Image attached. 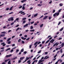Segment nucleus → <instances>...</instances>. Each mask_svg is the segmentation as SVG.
<instances>
[{
    "instance_id": "obj_1",
    "label": "nucleus",
    "mask_w": 64,
    "mask_h": 64,
    "mask_svg": "<svg viewBox=\"0 0 64 64\" xmlns=\"http://www.w3.org/2000/svg\"><path fill=\"white\" fill-rule=\"evenodd\" d=\"M14 20V18H13L11 17L10 18H9L8 20V21H13Z\"/></svg>"
},
{
    "instance_id": "obj_2",
    "label": "nucleus",
    "mask_w": 64,
    "mask_h": 64,
    "mask_svg": "<svg viewBox=\"0 0 64 64\" xmlns=\"http://www.w3.org/2000/svg\"><path fill=\"white\" fill-rule=\"evenodd\" d=\"M30 58V57H29V58H28V57H27L26 58V60L24 61L23 62V63H24V62H26L27 60H28V59H29V58Z\"/></svg>"
},
{
    "instance_id": "obj_3",
    "label": "nucleus",
    "mask_w": 64,
    "mask_h": 64,
    "mask_svg": "<svg viewBox=\"0 0 64 64\" xmlns=\"http://www.w3.org/2000/svg\"><path fill=\"white\" fill-rule=\"evenodd\" d=\"M12 56L11 54H10L9 55H7L6 56V57H7V58H8V57H11Z\"/></svg>"
},
{
    "instance_id": "obj_4",
    "label": "nucleus",
    "mask_w": 64,
    "mask_h": 64,
    "mask_svg": "<svg viewBox=\"0 0 64 64\" xmlns=\"http://www.w3.org/2000/svg\"><path fill=\"white\" fill-rule=\"evenodd\" d=\"M20 13L21 14H23V13H24V12H23V10L21 11L20 12H18V14H19Z\"/></svg>"
},
{
    "instance_id": "obj_5",
    "label": "nucleus",
    "mask_w": 64,
    "mask_h": 64,
    "mask_svg": "<svg viewBox=\"0 0 64 64\" xmlns=\"http://www.w3.org/2000/svg\"><path fill=\"white\" fill-rule=\"evenodd\" d=\"M1 45H3V46H5L6 45V44H5L4 42H2L1 44Z\"/></svg>"
},
{
    "instance_id": "obj_6",
    "label": "nucleus",
    "mask_w": 64,
    "mask_h": 64,
    "mask_svg": "<svg viewBox=\"0 0 64 64\" xmlns=\"http://www.w3.org/2000/svg\"><path fill=\"white\" fill-rule=\"evenodd\" d=\"M48 18V16H44V18H43V20H45V19H46L47 18Z\"/></svg>"
},
{
    "instance_id": "obj_7",
    "label": "nucleus",
    "mask_w": 64,
    "mask_h": 64,
    "mask_svg": "<svg viewBox=\"0 0 64 64\" xmlns=\"http://www.w3.org/2000/svg\"><path fill=\"white\" fill-rule=\"evenodd\" d=\"M0 36L1 37H4V36H5V34H1L0 35Z\"/></svg>"
},
{
    "instance_id": "obj_8",
    "label": "nucleus",
    "mask_w": 64,
    "mask_h": 64,
    "mask_svg": "<svg viewBox=\"0 0 64 64\" xmlns=\"http://www.w3.org/2000/svg\"><path fill=\"white\" fill-rule=\"evenodd\" d=\"M28 24H26L24 26V28H25L26 27V26H28Z\"/></svg>"
},
{
    "instance_id": "obj_9",
    "label": "nucleus",
    "mask_w": 64,
    "mask_h": 64,
    "mask_svg": "<svg viewBox=\"0 0 64 64\" xmlns=\"http://www.w3.org/2000/svg\"><path fill=\"white\" fill-rule=\"evenodd\" d=\"M38 64H40V63H41V62H42V60H40L38 61Z\"/></svg>"
},
{
    "instance_id": "obj_10",
    "label": "nucleus",
    "mask_w": 64,
    "mask_h": 64,
    "mask_svg": "<svg viewBox=\"0 0 64 64\" xmlns=\"http://www.w3.org/2000/svg\"><path fill=\"white\" fill-rule=\"evenodd\" d=\"M24 58H25V57H22V58H20V60H23V59H24Z\"/></svg>"
},
{
    "instance_id": "obj_11",
    "label": "nucleus",
    "mask_w": 64,
    "mask_h": 64,
    "mask_svg": "<svg viewBox=\"0 0 64 64\" xmlns=\"http://www.w3.org/2000/svg\"><path fill=\"white\" fill-rule=\"evenodd\" d=\"M26 1H27V0H22L21 1V2H22V3H24V2H25Z\"/></svg>"
},
{
    "instance_id": "obj_12",
    "label": "nucleus",
    "mask_w": 64,
    "mask_h": 64,
    "mask_svg": "<svg viewBox=\"0 0 64 64\" xmlns=\"http://www.w3.org/2000/svg\"><path fill=\"white\" fill-rule=\"evenodd\" d=\"M21 38L22 40H25V39H26V38H24V37H21Z\"/></svg>"
},
{
    "instance_id": "obj_13",
    "label": "nucleus",
    "mask_w": 64,
    "mask_h": 64,
    "mask_svg": "<svg viewBox=\"0 0 64 64\" xmlns=\"http://www.w3.org/2000/svg\"><path fill=\"white\" fill-rule=\"evenodd\" d=\"M48 58H49V57L48 56H46L44 58V59H48Z\"/></svg>"
},
{
    "instance_id": "obj_14",
    "label": "nucleus",
    "mask_w": 64,
    "mask_h": 64,
    "mask_svg": "<svg viewBox=\"0 0 64 64\" xmlns=\"http://www.w3.org/2000/svg\"><path fill=\"white\" fill-rule=\"evenodd\" d=\"M52 41V42H51V43H53V42L55 41V40H54L53 39H52V40H51Z\"/></svg>"
},
{
    "instance_id": "obj_15",
    "label": "nucleus",
    "mask_w": 64,
    "mask_h": 64,
    "mask_svg": "<svg viewBox=\"0 0 64 64\" xmlns=\"http://www.w3.org/2000/svg\"><path fill=\"white\" fill-rule=\"evenodd\" d=\"M50 41V40H48L46 42V44H47L48 42H49Z\"/></svg>"
},
{
    "instance_id": "obj_16",
    "label": "nucleus",
    "mask_w": 64,
    "mask_h": 64,
    "mask_svg": "<svg viewBox=\"0 0 64 64\" xmlns=\"http://www.w3.org/2000/svg\"><path fill=\"white\" fill-rule=\"evenodd\" d=\"M13 6H12L9 9L10 10H12V8H13Z\"/></svg>"
},
{
    "instance_id": "obj_17",
    "label": "nucleus",
    "mask_w": 64,
    "mask_h": 64,
    "mask_svg": "<svg viewBox=\"0 0 64 64\" xmlns=\"http://www.w3.org/2000/svg\"><path fill=\"white\" fill-rule=\"evenodd\" d=\"M11 38H8L7 40V41H9L10 40H11Z\"/></svg>"
},
{
    "instance_id": "obj_18",
    "label": "nucleus",
    "mask_w": 64,
    "mask_h": 64,
    "mask_svg": "<svg viewBox=\"0 0 64 64\" xmlns=\"http://www.w3.org/2000/svg\"><path fill=\"white\" fill-rule=\"evenodd\" d=\"M56 16H58V15L60 14V13L59 12H58L57 13L56 12Z\"/></svg>"
},
{
    "instance_id": "obj_19",
    "label": "nucleus",
    "mask_w": 64,
    "mask_h": 64,
    "mask_svg": "<svg viewBox=\"0 0 64 64\" xmlns=\"http://www.w3.org/2000/svg\"><path fill=\"white\" fill-rule=\"evenodd\" d=\"M61 45H62V46H61V47H63V46H64V43H63Z\"/></svg>"
},
{
    "instance_id": "obj_20",
    "label": "nucleus",
    "mask_w": 64,
    "mask_h": 64,
    "mask_svg": "<svg viewBox=\"0 0 64 64\" xmlns=\"http://www.w3.org/2000/svg\"><path fill=\"white\" fill-rule=\"evenodd\" d=\"M10 49H11V48H9L6 49V51H8V50H10Z\"/></svg>"
},
{
    "instance_id": "obj_21",
    "label": "nucleus",
    "mask_w": 64,
    "mask_h": 64,
    "mask_svg": "<svg viewBox=\"0 0 64 64\" xmlns=\"http://www.w3.org/2000/svg\"><path fill=\"white\" fill-rule=\"evenodd\" d=\"M21 62V60H19L18 62V63H20Z\"/></svg>"
},
{
    "instance_id": "obj_22",
    "label": "nucleus",
    "mask_w": 64,
    "mask_h": 64,
    "mask_svg": "<svg viewBox=\"0 0 64 64\" xmlns=\"http://www.w3.org/2000/svg\"><path fill=\"white\" fill-rule=\"evenodd\" d=\"M43 26V24H42L41 25H40V28H41Z\"/></svg>"
},
{
    "instance_id": "obj_23",
    "label": "nucleus",
    "mask_w": 64,
    "mask_h": 64,
    "mask_svg": "<svg viewBox=\"0 0 64 64\" xmlns=\"http://www.w3.org/2000/svg\"><path fill=\"white\" fill-rule=\"evenodd\" d=\"M37 15H38V14H36L34 15V17H36V16H37Z\"/></svg>"
},
{
    "instance_id": "obj_24",
    "label": "nucleus",
    "mask_w": 64,
    "mask_h": 64,
    "mask_svg": "<svg viewBox=\"0 0 64 64\" xmlns=\"http://www.w3.org/2000/svg\"><path fill=\"white\" fill-rule=\"evenodd\" d=\"M9 60L8 59V60H5L4 61V62H7L8 61H9Z\"/></svg>"
},
{
    "instance_id": "obj_25",
    "label": "nucleus",
    "mask_w": 64,
    "mask_h": 64,
    "mask_svg": "<svg viewBox=\"0 0 64 64\" xmlns=\"http://www.w3.org/2000/svg\"><path fill=\"white\" fill-rule=\"evenodd\" d=\"M8 64H11V60H9L8 61Z\"/></svg>"
},
{
    "instance_id": "obj_26",
    "label": "nucleus",
    "mask_w": 64,
    "mask_h": 64,
    "mask_svg": "<svg viewBox=\"0 0 64 64\" xmlns=\"http://www.w3.org/2000/svg\"><path fill=\"white\" fill-rule=\"evenodd\" d=\"M63 30V28H61L60 30V31H62V30Z\"/></svg>"
},
{
    "instance_id": "obj_27",
    "label": "nucleus",
    "mask_w": 64,
    "mask_h": 64,
    "mask_svg": "<svg viewBox=\"0 0 64 64\" xmlns=\"http://www.w3.org/2000/svg\"><path fill=\"white\" fill-rule=\"evenodd\" d=\"M60 6H63V4L60 3L59 4Z\"/></svg>"
},
{
    "instance_id": "obj_28",
    "label": "nucleus",
    "mask_w": 64,
    "mask_h": 64,
    "mask_svg": "<svg viewBox=\"0 0 64 64\" xmlns=\"http://www.w3.org/2000/svg\"><path fill=\"white\" fill-rule=\"evenodd\" d=\"M24 52V48H22L21 50V52Z\"/></svg>"
},
{
    "instance_id": "obj_29",
    "label": "nucleus",
    "mask_w": 64,
    "mask_h": 64,
    "mask_svg": "<svg viewBox=\"0 0 64 64\" xmlns=\"http://www.w3.org/2000/svg\"><path fill=\"white\" fill-rule=\"evenodd\" d=\"M1 34H5L6 33V32H2L1 33Z\"/></svg>"
},
{
    "instance_id": "obj_30",
    "label": "nucleus",
    "mask_w": 64,
    "mask_h": 64,
    "mask_svg": "<svg viewBox=\"0 0 64 64\" xmlns=\"http://www.w3.org/2000/svg\"><path fill=\"white\" fill-rule=\"evenodd\" d=\"M30 29H33V26H32L30 28Z\"/></svg>"
},
{
    "instance_id": "obj_31",
    "label": "nucleus",
    "mask_w": 64,
    "mask_h": 64,
    "mask_svg": "<svg viewBox=\"0 0 64 64\" xmlns=\"http://www.w3.org/2000/svg\"><path fill=\"white\" fill-rule=\"evenodd\" d=\"M38 42H36L34 44V45H36V44H37V43H38Z\"/></svg>"
},
{
    "instance_id": "obj_32",
    "label": "nucleus",
    "mask_w": 64,
    "mask_h": 64,
    "mask_svg": "<svg viewBox=\"0 0 64 64\" xmlns=\"http://www.w3.org/2000/svg\"><path fill=\"white\" fill-rule=\"evenodd\" d=\"M56 12L53 15L54 17H55V16H56Z\"/></svg>"
},
{
    "instance_id": "obj_33",
    "label": "nucleus",
    "mask_w": 64,
    "mask_h": 64,
    "mask_svg": "<svg viewBox=\"0 0 64 64\" xmlns=\"http://www.w3.org/2000/svg\"><path fill=\"white\" fill-rule=\"evenodd\" d=\"M57 56V54H56L54 57V58H56V56Z\"/></svg>"
},
{
    "instance_id": "obj_34",
    "label": "nucleus",
    "mask_w": 64,
    "mask_h": 64,
    "mask_svg": "<svg viewBox=\"0 0 64 64\" xmlns=\"http://www.w3.org/2000/svg\"><path fill=\"white\" fill-rule=\"evenodd\" d=\"M19 50L18 49H17L16 50V52H17V53H18V52H19Z\"/></svg>"
},
{
    "instance_id": "obj_35",
    "label": "nucleus",
    "mask_w": 64,
    "mask_h": 64,
    "mask_svg": "<svg viewBox=\"0 0 64 64\" xmlns=\"http://www.w3.org/2000/svg\"><path fill=\"white\" fill-rule=\"evenodd\" d=\"M20 6L18 8H19V9L21 8L22 7V6H21V5H20Z\"/></svg>"
},
{
    "instance_id": "obj_36",
    "label": "nucleus",
    "mask_w": 64,
    "mask_h": 64,
    "mask_svg": "<svg viewBox=\"0 0 64 64\" xmlns=\"http://www.w3.org/2000/svg\"><path fill=\"white\" fill-rule=\"evenodd\" d=\"M59 42H58V44H57V42L55 44H56V46H57V45H58V44H59Z\"/></svg>"
},
{
    "instance_id": "obj_37",
    "label": "nucleus",
    "mask_w": 64,
    "mask_h": 64,
    "mask_svg": "<svg viewBox=\"0 0 64 64\" xmlns=\"http://www.w3.org/2000/svg\"><path fill=\"white\" fill-rule=\"evenodd\" d=\"M41 42H39L38 43L37 45H39V44H41Z\"/></svg>"
},
{
    "instance_id": "obj_38",
    "label": "nucleus",
    "mask_w": 64,
    "mask_h": 64,
    "mask_svg": "<svg viewBox=\"0 0 64 64\" xmlns=\"http://www.w3.org/2000/svg\"><path fill=\"white\" fill-rule=\"evenodd\" d=\"M30 31L31 32H32H32H34V31H35V30H30Z\"/></svg>"
},
{
    "instance_id": "obj_39",
    "label": "nucleus",
    "mask_w": 64,
    "mask_h": 64,
    "mask_svg": "<svg viewBox=\"0 0 64 64\" xmlns=\"http://www.w3.org/2000/svg\"><path fill=\"white\" fill-rule=\"evenodd\" d=\"M15 46V44H12V47H13V46Z\"/></svg>"
},
{
    "instance_id": "obj_40",
    "label": "nucleus",
    "mask_w": 64,
    "mask_h": 64,
    "mask_svg": "<svg viewBox=\"0 0 64 64\" xmlns=\"http://www.w3.org/2000/svg\"><path fill=\"white\" fill-rule=\"evenodd\" d=\"M22 9L23 10H25V7L24 6H23L22 7Z\"/></svg>"
},
{
    "instance_id": "obj_41",
    "label": "nucleus",
    "mask_w": 64,
    "mask_h": 64,
    "mask_svg": "<svg viewBox=\"0 0 64 64\" xmlns=\"http://www.w3.org/2000/svg\"><path fill=\"white\" fill-rule=\"evenodd\" d=\"M48 18H49V20H50L52 18V17L51 16H50V17H48Z\"/></svg>"
},
{
    "instance_id": "obj_42",
    "label": "nucleus",
    "mask_w": 64,
    "mask_h": 64,
    "mask_svg": "<svg viewBox=\"0 0 64 64\" xmlns=\"http://www.w3.org/2000/svg\"><path fill=\"white\" fill-rule=\"evenodd\" d=\"M22 44H24V43H25V42H24V41L23 40H22Z\"/></svg>"
},
{
    "instance_id": "obj_43",
    "label": "nucleus",
    "mask_w": 64,
    "mask_h": 64,
    "mask_svg": "<svg viewBox=\"0 0 64 64\" xmlns=\"http://www.w3.org/2000/svg\"><path fill=\"white\" fill-rule=\"evenodd\" d=\"M13 12H10V13H9L8 14L9 15H10L11 14H13Z\"/></svg>"
},
{
    "instance_id": "obj_44",
    "label": "nucleus",
    "mask_w": 64,
    "mask_h": 64,
    "mask_svg": "<svg viewBox=\"0 0 64 64\" xmlns=\"http://www.w3.org/2000/svg\"><path fill=\"white\" fill-rule=\"evenodd\" d=\"M8 44H11V41H9L8 42Z\"/></svg>"
},
{
    "instance_id": "obj_45",
    "label": "nucleus",
    "mask_w": 64,
    "mask_h": 64,
    "mask_svg": "<svg viewBox=\"0 0 64 64\" xmlns=\"http://www.w3.org/2000/svg\"><path fill=\"white\" fill-rule=\"evenodd\" d=\"M21 41V39H19V40H18V42H20Z\"/></svg>"
},
{
    "instance_id": "obj_46",
    "label": "nucleus",
    "mask_w": 64,
    "mask_h": 64,
    "mask_svg": "<svg viewBox=\"0 0 64 64\" xmlns=\"http://www.w3.org/2000/svg\"><path fill=\"white\" fill-rule=\"evenodd\" d=\"M26 22V20H24L23 21V23H24H24H25Z\"/></svg>"
},
{
    "instance_id": "obj_47",
    "label": "nucleus",
    "mask_w": 64,
    "mask_h": 64,
    "mask_svg": "<svg viewBox=\"0 0 64 64\" xmlns=\"http://www.w3.org/2000/svg\"><path fill=\"white\" fill-rule=\"evenodd\" d=\"M61 10H62V9H60V10H58V12H60L61 11Z\"/></svg>"
},
{
    "instance_id": "obj_48",
    "label": "nucleus",
    "mask_w": 64,
    "mask_h": 64,
    "mask_svg": "<svg viewBox=\"0 0 64 64\" xmlns=\"http://www.w3.org/2000/svg\"><path fill=\"white\" fill-rule=\"evenodd\" d=\"M55 12V10H53L52 13H54Z\"/></svg>"
},
{
    "instance_id": "obj_49",
    "label": "nucleus",
    "mask_w": 64,
    "mask_h": 64,
    "mask_svg": "<svg viewBox=\"0 0 64 64\" xmlns=\"http://www.w3.org/2000/svg\"><path fill=\"white\" fill-rule=\"evenodd\" d=\"M13 49L12 50L10 51V52H11V53H12V52H13Z\"/></svg>"
},
{
    "instance_id": "obj_50",
    "label": "nucleus",
    "mask_w": 64,
    "mask_h": 64,
    "mask_svg": "<svg viewBox=\"0 0 64 64\" xmlns=\"http://www.w3.org/2000/svg\"><path fill=\"white\" fill-rule=\"evenodd\" d=\"M14 22H12V23H11L10 24L11 25H13L14 24Z\"/></svg>"
},
{
    "instance_id": "obj_51",
    "label": "nucleus",
    "mask_w": 64,
    "mask_h": 64,
    "mask_svg": "<svg viewBox=\"0 0 64 64\" xmlns=\"http://www.w3.org/2000/svg\"><path fill=\"white\" fill-rule=\"evenodd\" d=\"M9 8H7L6 9V10L7 11H8L9 10Z\"/></svg>"
},
{
    "instance_id": "obj_52",
    "label": "nucleus",
    "mask_w": 64,
    "mask_h": 64,
    "mask_svg": "<svg viewBox=\"0 0 64 64\" xmlns=\"http://www.w3.org/2000/svg\"><path fill=\"white\" fill-rule=\"evenodd\" d=\"M38 6H40V7H41V6H42V4H39L38 5Z\"/></svg>"
},
{
    "instance_id": "obj_53",
    "label": "nucleus",
    "mask_w": 64,
    "mask_h": 64,
    "mask_svg": "<svg viewBox=\"0 0 64 64\" xmlns=\"http://www.w3.org/2000/svg\"><path fill=\"white\" fill-rule=\"evenodd\" d=\"M3 42V40H0V43H2V42Z\"/></svg>"
},
{
    "instance_id": "obj_54",
    "label": "nucleus",
    "mask_w": 64,
    "mask_h": 64,
    "mask_svg": "<svg viewBox=\"0 0 64 64\" xmlns=\"http://www.w3.org/2000/svg\"><path fill=\"white\" fill-rule=\"evenodd\" d=\"M60 53H62V49H61L60 50Z\"/></svg>"
},
{
    "instance_id": "obj_55",
    "label": "nucleus",
    "mask_w": 64,
    "mask_h": 64,
    "mask_svg": "<svg viewBox=\"0 0 64 64\" xmlns=\"http://www.w3.org/2000/svg\"><path fill=\"white\" fill-rule=\"evenodd\" d=\"M45 41H42V44H44V43H45Z\"/></svg>"
},
{
    "instance_id": "obj_56",
    "label": "nucleus",
    "mask_w": 64,
    "mask_h": 64,
    "mask_svg": "<svg viewBox=\"0 0 64 64\" xmlns=\"http://www.w3.org/2000/svg\"><path fill=\"white\" fill-rule=\"evenodd\" d=\"M27 52L26 51H25L24 52V54H26V53H27Z\"/></svg>"
},
{
    "instance_id": "obj_57",
    "label": "nucleus",
    "mask_w": 64,
    "mask_h": 64,
    "mask_svg": "<svg viewBox=\"0 0 64 64\" xmlns=\"http://www.w3.org/2000/svg\"><path fill=\"white\" fill-rule=\"evenodd\" d=\"M30 39V38H28L26 39V40H29V39Z\"/></svg>"
},
{
    "instance_id": "obj_58",
    "label": "nucleus",
    "mask_w": 64,
    "mask_h": 64,
    "mask_svg": "<svg viewBox=\"0 0 64 64\" xmlns=\"http://www.w3.org/2000/svg\"><path fill=\"white\" fill-rule=\"evenodd\" d=\"M30 48L31 49V47H32V45H30L29 46Z\"/></svg>"
},
{
    "instance_id": "obj_59",
    "label": "nucleus",
    "mask_w": 64,
    "mask_h": 64,
    "mask_svg": "<svg viewBox=\"0 0 64 64\" xmlns=\"http://www.w3.org/2000/svg\"><path fill=\"white\" fill-rule=\"evenodd\" d=\"M43 16H43V15L42 16L40 17V18L39 19H40V18H42V17H43Z\"/></svg>"
},
{
    "instance_id": "obj_60",
    "label": "nucleus",
    "mask_w": 64,
    "mask_h": 64,
    "mask_svg": "<svg viewBox=\"0 0 64 64\" xmlns=\"http://www.w3.org/2000/svg\"><path fill=\"white\" fill-rule=\"evenodd\" d=\"M34 23V22H30L31 24H33V23Z\"/></svg>"
},
{
    "instance_id": "obj_61",
    "label": "nucleus",
    "mask_w": 64,
    "mask_h": 64,
    "mask_svg": "<svg viewBox=\"0 0 64 64\" xmlns=\"http://www.w3.org/2000/svg\"><path fill=\"white\" fill-rule=\"evenodd\" d=\"M61 24V22H59V23H58V25H59Z\"/></svg>"
},
{
    "instance_id": "obj_62",
    "label": "nucleus",
    "mask_w": 64,
    "mask_h": 64,
    "mask_svg": "<svg viewBox=\"0 0 64 64\" xmlns=\"http://www.w3.org/2000/svg\"><path fill=\"white\" fill-rule=\"evenodd\" d=\"M62 38H60L58 39V40H62Z\"/></svg>"
},
{
    "instance_id": "obj_63",
    "label": "nucleus",
    "mask_w": 64,
    "mask_h": 64,
    "mask_svg": "<svg viewBox=\"0 0 64 64\" xmlns=\"http://www.w3.org/2000/svg\"><path fill=\"white\" fill-rule=\"evenodd\" d=\"M26 18H24L23 19V20H26Z\"/></svg>"
},
{
    "instance_id": "obj_64",
    "label": "nucleus",
    "mask_w": 64,
    "mask_h": 64,
    "mask_svg": "<svg viewBox=\"0 0 64 64\" xmlns=\"http://www.w3.org/2000/svg\"><path fill=\"white\" fill-rule=\"evenodd\" d=\"M52 39V37H51L50 38H49V40H51V39Z\"/></svg>"
}]
</instances>
